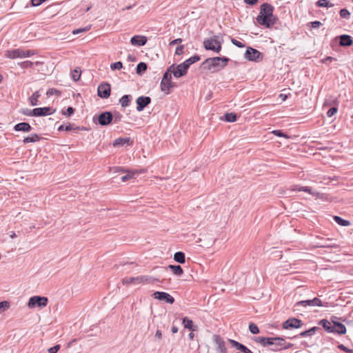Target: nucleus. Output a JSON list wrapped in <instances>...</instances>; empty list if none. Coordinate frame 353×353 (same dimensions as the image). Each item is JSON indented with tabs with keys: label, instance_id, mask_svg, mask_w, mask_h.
Masks as SVG:
<instances>
[{
	"label": "nucleus",
	"instance_id": "1",
	"mask_svg": "<svg viewBox=\"0 0 353 353\" xmlns=\"http://www.w3.org/2000/svg\"><path fill=\"white\" fill-rule=\"evenodd\" d=\"M274 8L268 3H263L260 12L256 18V22L267 28H271L276 23V17L273 15Z\"/></svg>",
	"mask_w": 353,
	"mask_h": 353
},
{
	"label": "nucleus",
	"instance_id": "2",
	"mask_svg": "<svg viewBox=\"0 0 353 353\" xmlns=\"http://www.w3.org/2000/svg\"><path fill=\"white\" fill-rule=\"evenodd\" d=\"M229 61L230 59L225 57L208 58L201 63V67L212 72H216L223 69Z\"/></svg>",
	"mask_w": 353,
	"mask_h": 353
},
{
	"label": "nucleus",
	"instance_id": "3",
	"mask_svg": "<svg viewBox=\"0 0 353 353\" xmlns=\"http://www.w3.org/2000/svg\"><path fill=\"white\" fill-rule=\"evenodd\" d=\"M159 280L158 279L153 278L152 276L148 275L144 276H138L136 277H127L123 279V284H139V283H152L154 284L156 282H159Z\"/></svg>",
	"mask_w": 353,
	"mask_h": 353
},
{
	"label": "nucleus",
	"instance_id": "4",
	"mask_svg": "<svg viewBox=\"0 0 353 353\" xmlns=\"http://www.w3.org/2000/svg\"><path fill=\"white\" fill-rule=\"evenodd\" d=\"M35 53L33 50H23L21 48L13 49L7 50L6 52V57L9 59L25 58L34 55Z\"/></svg>",
	"mask_w": 353,
	"mask_h": 353
},
{
	"label": "nucleus",
	"instance_id": "5",
	"mask_svg": "<svg viewBox=\"0 0 353 353\" xmlns=\"http://www.w3.org/2000/svg\"><path fill=\"white\" fill-rule=\"evenodd\" d=\"M203 47L207 50H212L219 53L221 50V43L218 41V37L214 36L203 41Z\"/></svg>",
	"mask_w": 353,
	"mask_h": 353
},
{
	"label": "nucleus",
	"instance_id": "6",
	"mask_svg": "<svg viewBox=\"0 0 353 353\" xmlns=\"http://www.w3.org/2000/svg\"><path fill=\"white\" fill-rule=\"evenodd\" d=\"M48 302V299L46 296H33L29 299L28 307L29 308L44 307Z\"/></svg>",
	"mask_w": 353,
	"mask_h": 353
},
{
	"label": "nucleus",
	"instance_id": "7",
	"mask_svg": "<svg viewBox=\"0 0 353 353\" xmlns=\"http://www.w3.org/2000/svg\"><path fill=\"white\" fill-rule=\"evenodd\" d=\"M171 80L172 75L170 71H165L161 82V90L167 94L170 93V88L174 86V83Z\"/></svg>",
	"mask_w": 353,
	"mask_h": 353
},
{
	"label": "nucleus",
	"instance_id": "8",
	"mask_svg": "<svg viewBox=\"0 0 353 353\" xmlns=\"http://www.w3.org/2000/svg\"><path fill=\"white\" fill-rule=\"evenodd\" d=\"M244 57L248 61L259 62L263 59V56L259 50L248 47Z\"/></svg>",
	"mask_w": 353,
	"mask_h": 353
},
{
	"label": "nucleus",
	"instance_id": "9",
	"mask_svg": "<svg viewBox=\"0 0 353 353\" xmlns=\"http://www.w3.org/2000/svg\"><path fill=\"white\" fill-rule=\"evenodd\" d=\"M97 92L98 96L100 98L108 99L110 97L111 92L110 85L108 83H101L98 86Z\"/></svg>",
	"mask_w": 353,
	"mask_h": 353
},
{
	"label": "nucleus",
	"instance_id": "10",
	"mask_svg": "<svg viewBox=\"0 0 353 353\" xmlns=\"http://www.w3.org/2000/svg\"><path fill=\"white\" fill-rule=\"evenodd\" d=\"M113 121V114L110 112H103L98 117V122L102 126H105L112 123Z\"/></svg>",
	"mask_w": 353,
	"mask_h": 353
},
{
	"label": "nucleus",
	"instance_id": "11",
	"mask_svg": "<svg viewBox=\"0 0 353 353\" xmlns=\"http://www.w3.org/2000/svg\"><path fill=\"white\" fill-rule=\"evenodd\" d=\"M152 296L154 299L163 301L167 303L172 304L174 302V297L165 292H155Z\"/></svg>",
	"mask_w": 353,
	"mask_h": 353
},
{
	"label": "nucleus",
	"instance_id": "12",
	"mask_svg": "<svg viewBox=\"0 0 353 353\" xmlns=\"http://www.w3.org/2000/svg\"><path fill=\"white\" fill-rule=\"evenodd\" d=\"M303 325L300 319L296 318H291L283 323V328L285 330L291 328H299Z\"/></svg>",
	"mask_w": 353,
	"mask_h": 353
},
{
	"label": "nucleus",
	"instance_id": "13",
	"mask_svg": "<svg viewBox=\"0 0 353 353\" xmlns=\"http://www.w3.org/2000/svg\"><path fill=\"white\" fill-rule=\"evenodd\" d=\"M55 112V110L52 111V108L50 107H44V108H36L32 110V114L34 117H43L52 114Z\"/></svg>",
	"mask_w": 353,
	"mask_h": 353
},
{
	"label": "nucleus",
	"instance_id": "14",
	"mask_svg": "<svg viewBox=\"0 0 353 353\" xmlns=\"http://www.w3.org/2000/svg\"><path fill=\"white\" fill-rule=\"evenodd\" d=\"M213 341L216 345L217 350L219 353H228V350L225 347V343L222 337L219 335H214Z\"/></svg>",
	"mask_w": 353,
	"mask_h": 353
},
{
	"label": "nucleus",
	"instance_id": "15",
	"mask_svg": "<svg viewBox=\"0 0 353 353\" xmlns=\"http://www.w3.org/2000/svg\"><path fill=\"white\" fill-rule=\"evenodd\" d=\"M136 103L137 110L141 112L151 103V99L149 97L141 96L137 99Z\"/></svg>",
	"mask_w": 353,
	"mask_h": 353
},
{
	"label": "nucleus",
	"instance_id": "16",
	"mask_svg": "<svg viewBox=\"0 0 353 353\" xmlns=\"http://www.w3.org/2000/svg\"><path fill=\"white\" fill-rule=\"evenodd\" d=\"M188 66H187L183 62L176 67V70L174 72V77L175 78H180L185 76L187 74Z\"/></svg>",
	"mask_w": 353,
	"mask_h": 353
},
{
	"label": "nucleus",
	"instance_id": "17",
	"mask_svg": "<svg viewBox=\"0 0 353 353\" xmlns=\"http://www.w3.org/2000/svg\"><path fill=\"white\" fill-rule=\"evenodd\" d=\"M253 340L263 347L272 346L273 337L256 336Z\"/></svg>",
	"mask_w": 353,
	"mask_h": 353
},
{
	"label": "nucleus",
	"instance_id": "18",
	"mask_svg": "<svg viewBox=\"0 0 353 353\" xmlns=\"http://www.w3.org/2000/svg\"><path fill=\"white\" fill-rule=\"evenodd\" d=\"M228 342L232 345L233 347H235L236 350H240L243 353H254L250 349H248L245 345L240 343L239 342L233 340L228 339Z\"/></svg>",
	"mask_w": 353,
	"mask_h": 353
},
{
	"label": "nucleus",
	"instance_id": "19",
	"mask_svg": "<svg viewBox=\"0 0 353 353\" xmlns=\"http://www.w3.org/2000/svg\"><path fill=\"white\" fill-rule=\"evenodd\" d=\"M338 39H339V46L343 47H349L353 43L352 37L348 34L340 35Z\"/></svg>",
	"mask_w": 353,
	"mask_h": 353
},
{
	"label": "nucleus",
	"instance_id": "20",
	"mask_svg": "<svg viewBox=\"0 0 353 353\" xmlns=\"http://www.w3.org/2000/svg\"><path fill=\"white\" fill-rule=\"evenodd\" d=\"M147 38L145 36L136 35L131 38L130 42L133 46H143L147 43Z\"/></svg>",
	"mask_w": 353,
	"mask_h": 353
},
{
	"label": "nucleus",
	"instance_id": "21",
	"mask_svg": "<svg viewBox=\"0 0 353 353\" xmlns=\"http://www.w3.org/2000/svg\"><path fill=\"white\" fill-rule=\"evenodd\" d=\"M273 347L271 348L272 351H278L283 350L282 346L284 344L285 340L281 337H273Z\"/></svg>",
	"mask_w": 353,
	"mask_h": 353
},
{
	"label": "nucleus",
	"instance_id": "22",
	"mask_svg": "<svg viewBox=\"0 0 353 353\" xmlns=\"http://www.w3.org/2000/svg\"><path fill=\"white\" fill-rule=\"evenodd\" d=\"M14 130L17 132L22 131L28 132L32 130V127L28 123L21 122L16 124L14 126Z\"/></svg>",
	"mask_w": 353,
	"mask_h": 353
},
{
	"label": "nucleus",
	"instance_id": "23",
	"mask_svg": "<svg viewBox=\"0 0 353 353\" xmlns=\"http://www.w3.org/2000/svg\"><path fill=\"white\" fill-rule=\"evenodd\" d=\"M301 306H303V307H307V306L314 307V305H313L312 299L298 301L294 305L293 310L294 312L299 311L300 307H301Z\"/></svg>",
	"mask_w": 353,
	"mask_h": 353
},
{
	"label": "nucleus",
	"instance_id": "24",
	"mask_svg": "<svg viewBox=\"0 0 353 353\" xmlns=\"http://www.w3.org/2000/svg\"><path fill=\"white\" fill-rule=\"evenodd\" d=\"M183 324L185 328H187L192 332L198 330V326L194 325L193 321L187 316L183 319Z\"/></svg>",
	"mask_w": 353,
	"mask_h": 353
},
{
	"label": "nucleus",
	"instance_id": "25",
	"mask_svg": "<svg viewBox=\"0 0 353 353\" xmlns=\"http://www.w3.org/2000/svg\"><path fill=\"white\" fill-rule=\"evenodd\" d=\"M333 330L334 332H336L339 334H344L346 333L345 326L339 322L333 321Z\"/></svg>",
	"mask_w": 353,
	"mask_h": 353
},
{
	"label": "nucleus",
	"instance_id": "26",
	"mask_svg": "<svg viewBox=\"0 0 353 353\" xmlns=\"http://www.w3.org/2000/svg\"><path fill=\"white\" fill-rule=\"evenodd\" d=\"M128 144V145H131L132 143V141L131 140V139L130 137H125V138H119V139H117L114 143H113V145L114 147H117V146H123L125 144Z\"/></svg>",
	"mask_w": 353,
	"mask_h": 353
},
{
	"label": "nucleus",
	"instance_id": "27",
	"mask_svg": "<svg viewBox=\"0 0 353 353\" xmlns=\"http://www.w3.org/2000/svg\"><path fill=\"white\" fill-rule=\"evenodd\" d=\"M166 269L170 270L174 274L181 276L183 274V270L179 265H169Z\"/></svg>",
	"mask_w": 353,
	"mask_h": 353
},
{
	"label": "nucleus",
	"instance_id": "28",
	"mask_svg": "<svg viewBox=\"0 0 353 353\" xmlns=\"http://www.w3.org/2000/svg\"><path fill=\"white\" fill-rule=\"evenodd\" d=\"M79 130H81L80 127L75 126L74 124H71V123H70L69 125H66L65 127L63 125H61L58 128V130L59 131H62V130H65V131H72V130L78 131ZM81 130H84V128H82Z\"/></svg>",
	"mask_w": 353,
	"mask_h": 353
},
{
	"label": "nucleus",
	"instance_id": "29",
	"mask_svg": "<svg viewBox=\"0 0 353 353\" xmlns=\"http://www.w3.org/2000/svg\"><path fill=\"white\" fill-rule=\"evenodd\" d=\"M319 325H321L325 331L328 332H334L333 330V324H332L330 321L326 319H322L319 322Z\"/></svg>",
	"mask_w": 353,
	"mask_h": 353
},
{
	"label": "nucleus",
	"instance_id": "30",
	"mask_svg": "<svg viewBox=\"0 0 353 353\" xmlns=\"http://www.w3.org/2000/svg\"><path fill=\"white\" fill-rule=\"evenodd\" d=\"M41 137L37 134H32L30 137H25L23 139L24 143H34L40 141Z\"/></svg>",
	"mask_w": 353,
	"mask_h": 353
},
{
	"label": "nucleus",
	"instance_id": "31",
	"mask_svg": "<svg viewBox=\"0 0 353 353\" xmlns=\"http://www.w3.org/2000/svg\"><path fill=\"white\" fill-rule=\"evenodd\" d=\"M132 97L131 95L125 94L123 95L119 100V102L122 107L125 108L129 105Z\"/></svg>",
	"mask_w": 353,
	"mask_h": 353
},
{
	"label": "nucleus",
	"instance_id": "32",
	"mask_svg": "<svg viewBox=\"0 0 353 353\" xmlns=\"http://www.w3.org/2000/svg\"><path fill=\"white\" fill-rule=\"evenodd\" d=\"M174 259L179 263H184L185 262V256L183 252H176L174 254Z\"/></svg>",
	"mask_w": 353,
	"mask_h": 353
},
{
	"label": "nucleus",
	"instance_id": "33",
	"mask_svg": "<svg viewBox=\"0 0 353 353\" xmlns=\"http://www.w3.org/2000/svg\"><path fill=\"white\" fill-rule=\"evenodd\" d=\"M297 190H299V192L303 191V192H307V193L312 194L314 196H316L318 198L320 197L321 194L317 192H314L310 187H308V186L300 187V189H297Z\"/></svg>",
	"mask_w": 353,
	"mask_h": 353
},
{
	"label": "nucleus",
	"instance_id": "34",
	"mask_svg": "<svg viewBox=\"0 0 353 353\" xmlns=\"http://www.w3.org/2000/svg\"><path fill=\"white\" fill-rule=\"evenodd\" d=\"M201 59V57L200 56L197 55V54H195L192 57H191L190 58L188 59L187 60H185L183 63L187 65L188 66V68H190V66L199 61V60Z\"/></svg>",
	"mask_w": 353,
	"mask_h": 353
},
{
	"label": "nucleus",
	"instance_id": "35",
	"mask_svg": "<svg viewBox=\"0 0 353 353\" xmlns=\"http://www.w3.org/2000/svg\"><path fill=\"white\" fill-rule=\"evenodd\" d=\"M334 220L336 223H338L340 225L342 226H348L350 225V222L347 220L343 219L341 216H334L333 217Z\"/></svg>",
	"mask_w": 353,
	"mask_h": 353
},
{
	"label": "nucleus",
	"instance_id": "36",
	"mask_svg": "<svg viewBox=\"0 0 353 353\" xmlns=\"http://www.w3.org/2000/svg\"><path fill=\"white\" fill-rule=\"evenodd\" d=\"M147 64L144 62L138 63L136 68V72L138 74L141 75L147 70Z\"/></svg>",
	"mask_w": 353,
	"mask_h": 353
},
{
	"label": "nucleus",
	"instance_id": "37",
	"mask_svg": "<svg viewBox=\"0 0 353 353\" xmlns=\"http://www.w3.org/2000/svg\"><path fill=\"white\" fill-rule=\"evenodd\" d=\"M318 330H319V328L318 327H313L309 329L308 330L302 332L300 334V336H301L303 337H305V336H310L314 335L315 334L316 331Z\"/></svg>",
	"mask_w": 353,
	"mask_h": 353
},
{
	"label": "nucleus",
	"instance_id": "38",
	"mask_svg": "<svg viewBox=\"0 0 353 353\" xmlns=\"http://www.w3.org/2000/svg\"><path fill=\"white\" fill-rule=\"evenodd\" d=\"M316 5L317 7L321 8V7H326V8H331L334 6L333 3H331L327 0H319L316 1Z\"/></svg>",
	"mask_w": 353,
	"mask_h": 353
},
{
	"label": "nucleus",
	"instance_id": "39",
	"mask_svg": "<svg viewBox=\"0 0 353 353\" xmlns=\"http://www.w3.org/2000/svg\"><path fill=\"white\" fill-rule=\"evenodd\" d=\"M40 97V94L38 91L34 92L32 96L30 97V102L32 106H35L38 103V98Z\"/></svg>",
	"mask_w": 353,
	"mask_h": 353
},
{
	"label": "nucleus",
	"instance_id": "40",
	"mask_svg": "<svg viewBox=\"0 0 353 353\" xmlns=\"http://www.w3.org/2000/svg\"><path fill=\"white\" fill-rule=\"evenodd\" d=\"M224 117L225 120L228 122H234L237 119L236 114L232 112L225 114Z\"/></svg>",
	"mask_w": 353,
	"mask_h": 353
},
{
	"label": "nucleus",
	"instance_id": "41",
	"mask_svg": "<svg viewBox=\"0 0 353 353\" xmlns=\"http://www.w3.org/2000/svg\"><path fill=\"white\" fill-rule=\"evenodd\" d=\"M71 75H72V79L74 81H77L78 80H79V79L81 77V70L79 68L74 69V70L72 71Z\"/></svg>",
	"mask_w": 353,
	"mask_h": 353
},
{
	"label": "nucleus",
	"instance_id": "42",
	"mask_svg": "<svg viewBox=\"0 0 353 353\" xmlns=\"http://www.w3.org/2000/svg\"><path fill=\"white\" fill-rule=\"evenodd\" d=\"M249 330L252 334H254L259 333V329L258 326L254 323H250L249 324Z\"/></svg>",
	"mask_w": 353,
	"mask_h": 353
},
{
	"label": "nucleus",
	"instance_id": "43",
	"mask_svg": "<svg viewBox=\"0 0 353 353\" xmlns=\"http://www.w3.org/2000/svg\"><path fill=\"white\" fill-rule=\"evenodd\" d=\"M340 16L342 17V18H344V19H348L350 18V12L345 9V8H343L340 10Z\"/></svg>",
	"mask_w": 353,
	"mask_h": 353
},
{
	"label": "nucleus",
	"instance_id": "44",
	"mask_svg": "<svg viewBox=\"0 0 353 353\" xmlns=\"http://www.w3.org/2000/svg\"><path fill=\"white\" fill-rule=\"evenodd\" d=\"M123 68V63L121 61H117V62H115V63H111L110 65V68L112 70H120Z\"/></svg>",
	"mask_w": 353,
	"mask_h": 353
},
{
	"label": "nucleus",
	"instance_id": "45",
	"mask_svg": "<svg viewBox=\"0 0 353 353\" xmlns=\"http://www.w3.org/2000/svg\"><path fill=\"white\" fill-rule=\"evenodd\" d=\"M312 301L314 306H327V304L324 305L321 300L317 297L314 298Z\"/></svg>",
	"mask_w": 353,
	"mask_h": 353
},
{
	"label": "nucleus",
	"instance_id": "46",
	"mask_svg": "<svg viewBox=\"0 0 353 353\" xmlns=\"http://www.w3.org/2000/svg\"><path fill=\"white\" fill-rule=\"evenodd\" d=\"M74 112V109L72 107H68L66 110L63 111L62 114L66 117H70Z\"/></svg>",
	"mask_w": 353,
	"mask_h": 353
},
{
	"label": "nucleus",
	"instance_id": "47",
	"mask_svg": "<svg viewBox=\"0 0 353 353\" xmlns=\"http://www.w3.org/2000/svg\"><path fill=\"white\" fill-rule=\"evenodd\" d=\"M338 111V109L336 107H332L331 108H330L328 110V111L327 112V116L328 117H332L334 114H336Z\"/></svg>",
	"mask_w": 353,
	"mask_h": 353
},
{
	"label": "nucleus",
	"instance_id": "48",
	"mask_svg": "<svg viewBox=\"0 0 353 353\" xmlns=\"http://www.w3.org/2000/svg\"><path fill=\"white\" fill-rule=\"evenodd\" d=\"M19 65L22 68H31L33 65V63L30 61H23V62L20 63Z\"/></svg>",
	"mask_w": 353,
	"mask_h": 353
},
{
	"label": "nucleus",
	"instance_id": "49",
	"mask_svg": "<svg viewBox=\"0 0 353 353\" xmlns=\"http://www.w3.org/2000/svg\"><path fill=\"white\" fill-rule=\"evenodd\" d=\"M55 94L60 95L61 92L57 90H56V89H54V88H50L46 92V94L48 97L52 96V95Z\"/></svg>",
	"mask_w": 353,
	"mask_h": 353
},
{
	"label": "nucleus",
	"instance_id": "50",
	"mask_svg": "<svg viewBox=\"0 0 353 353\" xmlns=\"http://www.w3.org/2000/svg\"><path fill=\"white\" fill-rule=\"evenodd\" d=\"M333 61H336V58H334L332 57H327L325 59H323L321 60V62L322 63L327 64L331 63Z\"/></svg>",
	"mask_w": 353,
	"mask_h": 353
},
{
	"label": "nucleus",
	"instance_id": "51",
	"mask_svg": "<svg viewBox=\"0 0 353 353\" xmlns=\"http://www.w3.org/2000/svg\"><path fill=\"white\" fill-rule=\"evenodd\" d=\"M134 174V172H128V174H126L125 175H124L121 177V181L123 182L127 181L128 180H129L133 177Z\"/></svg>",
	"mask_w": 353,
	"mask_h": 353
},
{
	"label": "nucleus",
	"instance_id": "52",
	"mask_svg": "<svg viewBox=\"0 0 353 353\" xmlns=\"http://www.w3.org/2000/svg\"><path fill=\"white\" fill-rule=\"evenodd\" d=\"M60 347H61L60 345H56L49 348L48 350V352L49 353H57L59 350Z\"/></svg>",
	"mask_w": 353,
	"mask_h": 353
},
{
	"label": "nucleus",
	"instance_id": "53",
	"mask_svg": "<svg viewBox=\"0 0 353 353\" xmlns=\"http://www.w3.org/2000/svg\"><path fill=\"white\" fill-rule=\"evenodd\" d=\"M272 133L277 136V137H288V136L284 134L281 130H274L272 131Z\"/></svg>",
	"mask_w": 353,
	"mask_h": 353
},
{
	"label": "nucleus",
	"instance_id": "54",
	"mask_svg": "<svg viewBox=\"0 0 353 353\" xmlns=\"http://www.w3.org/2000/svg\"><path fill=\"white\" fill-rule=\"evenodd\" d=\"M231 42L236 46L239 47V48H243L245 46L243 43H242L241 41L235 39H232L231 40Z\"/></svg>",
	"mask_w": 353,
	"mask_h": 353
},
{
	"label": "nucleus",
	"instance_id": "55",
	"mask_svg": "<svg viewBox=\"0 0 353 353\" xmlns=\"http://www.w3.org/2000/svg\"><path fill=\"white\" fill-rule=\"evenodd\" d=\"M10 307V303L8 301H1L0 302V310L3 309H8Z\"/></svg>",
	"mask_w": 353,
	"mask_h": 353
},
{
	"label": "nucleus",
	"instance_id": "56",
	"mask_svg": "<svg viewBox=\"0 0 353 353\" xmlns=\"http://www.w3.org/2000/svg\"><path fill=\"white\" fill-rule=\"evenodd\" d=\"M184 46H179L176 47L175 50V54L177 55H181L183 53Z\"/></svg>",
	"mask_w": 353,
	"mask_h": 353
},
{
	"label": "nucleus",
	"instance_id": "57",
	"mask_svg": "<svg viewBox=\"0 0 353 353\" xmlns=\"http://www.w3.org/2000/svg\"><path fill=\"white\" fill-rule=\"evenodd\" d=\"M338 347L341 350H343L344 352H350V353H352L353 352V350H350V349H348L347 347H346L343 344H340L338 345Z\"/></svg>",
	"mask_w": 353,
	"mask_h": 353
},
{
	"label": "nucleus",
	"instance_id": "58",
	"mask_svg": "<svg viewBox=\"0 0 353 353\" xmlns=\"http://www.w3.org/2000/svg\"><path fill=\"white\" fill-rule=\"evenodd\" d=\"M121 114H119V112L114 113V114L113 115V119L115 123L119 122L121 121Z\"/></svg>",
	"mask_w": 353,
	"mask_h": 353
},
{
	"label": "nucleus",
	"instance_id": "59",
	"mask_svg": "<svg viewBox=\"0 0 353 353\" xmlns=\"http://www.w3.org/2000/svg\"><path fill=\"white\" fill-rule=\"evenodd\" d=\"M310 24H311V27L313 28H319L322 25V23L319 21H312V22H310Z\"/></svg>",
	"mask_w": 353,
	"mask_h": 353
},
{
	"label": "nucleus",
	"instance_id": "60",
	"mask_svg": "<svg viewBox=\"0 0 353 353\" xmlns=\"http://www.w3.org/2000/svg\"><path fill=\"white\" fill-rule=\"evenodd\" d=\"M89 29H90V28H88V27L85 28H79V29L74 30L72 31V33L74 34H79L82 32H85V31L88 30Z\"/></svg>",
	"mask_w": 353,
	"mask_h": 353
},
{
	"label": "nucleus",
	"instance_id": "61",
	"mask_svg": "<svg viewBox=\"0 0 353 353\" xmlns=\"http://www.w3.org/2000/svg\"><path fill=\"white\" fill-rule=\"evenodd\" d=\"M21 113L26 116L34 117V115L32 114V110L28 108L23 110Z\"/></svg>",
	"mask_w": 353,
	"mask_h": 353
},
{
	"label": "nucleus",
	"instance_id": "62",
	"mask_svg": "<svg viewBox=\"0 0 353 353\" xmlns=\"http://www.w3.org/2000/svg\"><path fill=\"white\" fill-rule=\"evenodd\" d=\"M182 42V39H176L174 40H172V41L170 42V46H174V45H176V44H179Z\"/></svg>",
	"mask_w": 353,
	"mask_h": 353
},
{
	"label": "nucleus",
	"instance_id": "63",
	"mask_svg": "<svg viewBox=\"0 0 353 353\" xmlns=\"http://www.w3.org/2000/svg\"><path fill=\"white\" fill-rule=\"evenodd\" d=\"M244 2L248 5L254 6L257 3L258 0H244Z\"/></svg>",
	"mask_w": 353,
	"mask_h": 353
},
{
	"label": "nucleus",
	"instance_id": "64",
	"mask_svg": "<svg viewBox=\"0 0 353 353\" xmlns=\"http://www.w3.org/2000/svg\"><path fill=\"white\" fill-rule=\"evenodd\" d=\"M288 96L286 94H280L278 97V99H280L281 101H284L288 99Z\"/></svg>",
	"mask_w": 353,
	"mask_h": 353
}]
</instances>
